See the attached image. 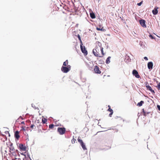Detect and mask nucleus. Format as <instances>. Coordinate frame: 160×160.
<instances>
[{
    "mask_svg": "<svg viewBox=\"0 0 160 160\" xmlns=\"http://www.w3.org/2000/svg\"><path fill=\"white\" fill-rule=\"evenodd\" d=\"M14 152H16V153L18 154V155L19 157L20 156V154L19 153V152L17 150H14Z\"/></svg>",
    "mask_w": 160,
    "mask_h": 160,
    "instance_id": "nucleus-32",
    "label": "nucleus"
},
{
    "mask_svg": "<svg viewBox=\"0 0 160 160\" xmlns=\"http://www.w3.org/2000/svg\"><path fill=\"white\" fill-rule=\"evenodd\" d=\"M5 132L6 134H7V133H8V131H7V132L6 131V132Z\"/></svg>",
    "mask_w": 160,
    "mask_h": 160,
    "instance_id": "nucleus-48",
    "label": "nucleus"
},
{
    "mask_svg": "<svg viewBox=\"0 0 160 160\" xmlns=\"http://www.w3.org/2000/svg\"><path fill=\"white\" fill-rule=\"evenodd\" d=\"M76 140L75 139H73L72 140V143H73H73H75V141Z\"/></svg>",
    "mask_w": 160,
    "mask_h": 160,
    "instance_id": "nucleus-43",
    "label": "nucleus"
},
{
    "mask_svg": "<svg viewBox=\"0 0 160 160\" xmlns=\"http://www.w3.org/2000/svg\"><path fill=\"white\" fill-rule=\"evenodd\" d=\"M68 64V60H67L65 62H64L62 66H66Z\"/></svg>",
    "mask_w": 160,
    "mask_h": 160,
    "instance_id": "nucleus-20",
    "label": "nucleus"
},
{
    "mask_svg": "<svg viewBox=\"0 0 160 160\" xmlns=\"http://www.w3.org/2000/svg\"><path fill=\"white\" fill-rule=\"evenodd\" d=\"M11 153L12 154V155L15 156V157H17L18 154L16 153V152H11Z\"/></svg>",
    "mask_w": 160,
    "mask_h": 160,
    "instance_id": "nucleus-23",
    "label": "nucleus"
},
{
    "mask_svg": "<svg viewBox=\"0 0 160 160\" xmlns=\"http://www.w3.org/2000/svg\"><path fill=\"white\" fill-rule=\"evenodd\" d=\"M158 7H155L154 8V9L152 10V12L153 15H156L158 14Z\"/></svg>",
    "mask_w": 160,
    "mask_h": 160,
    "instance_id": "nucleus-11",
    "label": "nucleus"
},
{
    "mask_svg": "<svg viewBox=\"0 0 160 160\" xmlns=\"http://www.w3.org/2000/svg\"><path fill=\"white\" fill-rule=\"evenodd\" d=\"M58 132H59L60 134L63 135L65 132L66 128H60L59 127L58 128Z\"/></svg>",
    "mask_w": 160,
    "mask_h": 160,
    "instance_id": "nucleus-4",
    "label": "nucleus"
},
{
    "mask_svg": "<svg viewBox=\"0 0 160 160\" xmlns=\"http://www.w3.org/2000/svg\"><path fill=\"white\" fill-rule=\"evenodd\" d=\"M38 123H39V122H38L39 120H38Z\"/></svg>",
    "mask_w": 160,
    "mask_h": 160,
    "instance_id": "nucleus-49",
    "label": "nucleus"
},
{
    "mask_svg": "<svg viewBox=\"0 0 160 160\" xmlns=\"http://www.w3.org/2000/svg\"><path fill=\"white\" fill-rule=\"evenodd\" d=\"M144 59L146 60H148V58L147 57H144Z\"/></svg>",
    "mask_w": 160,
    "mask_h": 160,
    "instance_id": "nucleus-40",
    "label": "nucleus"
},
{
    "mask_svg": "<svg viewBox=\"0 0 160 160\" xmlns=\"http://www.w3.org/2000/svg\"><path fill=\"white\" fill-rule=\"evenodd\" d=\"M92 52L95 56L97 57H102V56L99 55V53H97L95 51L93 50Z\"/></svg>",
    "mask_w": 160,
    "mask_h": 160,
    "instance_id": "nucleus-16",
    "label": "nucleus"
},
{
    "mask_svg": "<svg viewBox=\"0 0 160 160\" xmlns=\"http://www.w3.org/2000/svg\"><path fill=\"white\" fill-rule=\"evenodd\" d=\"M19 118H21L22 119H23V118L21 116H20Z\"/></svg>",
    "mask_w": 160,
    "mask_h": 160,
    "instance_id": "nucleus-46",
    "label": "nucleus"
},
{
    "mask_svg": "<svg viewBox=\"0 0 160 160\" xmlns=\"http://www.w3.org/2000/svg\"><path fill=\"white\" fill-rule=\"evenodd\" d=\"M111 58V57L109 56L107 58L106 61V63L107 64H108L110 62V59Z\"/></svg>",
    "mask_w": 160,
    "mask_h": 160,
    "instance_id": "nucleus-18",
    "label": "nucleus"
},
{
    "mask_svg": "<svg viewBox=\"0 0 160 160\" xmlns=\"http://www.w3.org/2000/svg\"><path fill=\"white\" fill-rule=\"evenodd\" d=\"M12 145H13V144L12 143H11L10 144V146L11 147H12Z\"/></svg>",
    "mask_w": 160,
    "mask_h": 160,
    "instance_id": "nucleus-45",
    "label": "nucleus"
},
{
    "mask_svg": "<svg viewBox=\"0 0 160 160\" xmlns=\"http://www.w3.org/2000/svg\"><path fill=\"white\" fill-rule=\"evenodd\" d=\"M144 102L143 101H141L140 102H138L137 104V106H138L140 107L142 106V104L144 103Z\"/></svg>",
    "mask_w": 160,
    "mask_h": 160,
    "instance_id": "nucleus-19",
    "label": "nucleus"
},
{
    "mask_svg": "<svg viewBox=\"0 0 160 160\" xmlns=\"http://www.w3.org/2000/svg\"><path fill=\"white\" fill-rule=\"evenodd\" d=\"M113 113V112H111L109 114V117H112V115Z\"/></svg>",
    "mask_w": 160,
    "mask_h": 160,
    "instance_id": "nucleus-39",
    "label": "nucleus"
},
{
    "mask_svg": "<svg viewBox=\"0 0 160 160\" xmlns=\"http://www.w3.org/2000/svg\"><path fill=\"white\" fill-rule=\"evenodd\" d=\"M27 155L28 156V157L29 159L30 160H32L30 157V155H29V154L28 153H27Z\"/></svg>",
    "mask_w": 160,
    "mask_h": 160,
    "instance_id": "nucleus-38",
    "label": "nucleus"
},
{
    "mask_svg": "<svg viewBox=\"0 0 160 160\" xmlns=\"http://www.w3.org/2000/svg\"><path fill=\"white\" fill-rule=\"evenodd\" d=\"M100 47H101L99 46V45H98V46H96L95 48L93 50L95 51L97 53H99V52Z\"/></svg>",
    "mask_w": 160,
    "mask_h": 160,
    "instance_id": "nucleus-15",
    "label": "nucleus"
},
{
    "mask_svg": "<svg viewBox=\"0 0 160 160\" xmlns=\"http://www.w3.org/2000/svg\"><path fill=\"white\" fill-rule=\"evenodd\" d=\"M32 107H33L35 109H39V108H36V107H35V105H34L33 104H32Z\"/></svg>",
    "mask_w": 160,
    "mask_h": 160,
    "instance_id": "nucleus-29",
    "label": "nucleus"
},
{
    "mask_svg": "<svg viewBox=\"0 0 160 160\" xmlns=\"http://www.w3.org/2000/svg\"><path fill=\"white\" fill-rule=\"evenodd\" d=\"M108 107H109V108L108 109V111L110 112H113V110L110 108V106L108 105Z\"/></svg>",
    "mask_w": 160,
    "mask_h": 160,
    "instance_id": "nucleus-26",
    "label": "nucleus"
},
{
    "mask_svg": "<svg viewBox=\"0 0 160 160\" xmlns=\"http://www.w3.org/2000/svg\"><path fill=\"white\" fill-rule=\"evenodd\" d=\"M142 2H143V1H141V2H140L138 3H137V5L138 6H140L142 4Z\"/></svg>",
    "mask_w": 160,
    "mask_h": 160,
    "instance_id": "nucleus-33",
    "label": "nucleus"
},
{
    "mask_svg": "<svg viewBox=\"0 0 160 160\" xmlns=\"http://www.w3.org/2000/svg\"><path fill=\"white\" fill-rule=\"evenodd\" d=\"M20 154H21V155H23L24 156H25V158H26V155H25V154H24L23 153H20Z\"/></svg>",
    "mask_w": 160,
    "mask_h": 160,
    "instance_id": "nucleus-42",
    "label": "nucleus"
},
{
    "mask_svg": "<svg viewBox=\"0 0 160 160\" xmlns=\"http://www.w3.org/2000/svg\"><path fill=\"white\" fill-rule=\"evenodd\" d=\"M21 123L22 124H25L24 122V121H22L21 122Z\"/></svg>",
    "mask_w": 160,
    "mask_h": 160,
    "instance_id": "nucleus-44",
    "label": "nucleus"
},
{
    "mask_svg": "<svg viewBox=\"0 0 160 160\" xmlns=\"http://www.w3.org/2000/svg\"><path fill=\"white\" fill-rule=\"evenodd\" d=\"M19 148L21 151H25L26 149V147L22 144H20Z\"/></svg>",
    "mask_w": 160,
    "mask_h": 160,
    "instance_id": "nucleus-7",
    "label": "nucleus"
},
{
    "mask_svg": "<svg viewBox=\"0 0 160 160\" xmlns=\"http://www.w3.org/2000/svg\"><path fill=\"white\" fill-rule=\"evenodd\" d=\"M71 66L70 65H68L67 66H62L61 70L62 72L65 73H67L70 70Z\"/></svg>",
    "mask_w": 160,
    "mask_h": 160,
    "instance_id": "nucleus-1",
    "label": "nucleus"
},
{
    "mask_svg": "<svg viewBox=\"0 0 160 160\" xmlns=\"http://www.w3.org/2000/svg\"><path fill=\"white\" fill-rule=\"evenodd\" d=\"M142 112L143 113V115L144 116H146L148 114L150 113V112L148 111H145L144 109L143 108L142 109Z\"/></svg>",
    "mask_w": 160,
    "mask_h": 160,
    "instance_id": "nucleus-13",
    "label": "nucleus"
},
{
    "mask_svg": "<svg viewBox=\"0 0 160 160\" xmlns=\"http://www.w3.org/2000/svg\"><path fill=\"white\" fill-rule=\"evenodd\" d=\"M21 130L25 131V127L23 126H22V129H21Z\"/></svg>",
    "mask_w": 160,
    "mask_h": 160,
    "instance_id": "nucleus-37",
    "label": "nucleus"
},
{
    "mask_svg": "<svg viewBox=\"0 0 160 160\" xmlns=\"http://www.w3.org/2000/svg\"><path fill=\"white\" fill-rule=\"evenodd\" d=\"M149 37L152 39H155V38L152 35L150 34L149 35Z\"/></svg>",
    "mask_w": 160,
    "mask_h": 160,
    "instance_id": "nucleus-27",
    "label": "nucleus"
},
{
    "mask_svg": "<svg viewBox=\"0 0 160 160\" xmlns=\"http://www.w3.org/2000/svg\"><path fill=\"white\" fill-rule=\"evenodd\" d=\"M147 84H148V82H147L146 84L147 85ZM146 87L147 88V89L150 91L152 93H153H153H155L154 90L152 89L151 86H150L149 85H146Z\"/></svg>",
    "mask_w": 160,
    "mask_h": 160,
    "instance_id": "nucleus-8",
    "label": "nucleus"
},
{
    "mask_svg": "<svg viewBox=\"0 0 160 160\" xmlns=\"http://www.w3.org/2000/svg\"><path fill=\"white\" fill-rule=\"evenodd\" d=\"M83 44L82 42H81V43H80V48L82 52L84 54L85 56H86L88 54V52L86 50L85 46H82Z\"/></svg>",
    "mask_w": 160,
    "mask_h": 160,
    "instance_id": "nucleus-2",
    "label": "nucleus"
},
{
    "mask_svg": "<svg viewBox=\"0 0 160 160\" xmlns=\"http://www.w3.org/2000/svg\"><path fill=\"white\" fill-rule=\"evenodd\" d=\"M34 124H32L30 126L31 128H33V127H34Z\"/></svg>",
    "mask_w": 160,
    "mask_h": 160,
    "instance_id": "nucleus-41",
    "label": "nucleus"
},
{
    "mask_svg": "<svg viewBox=\"0 0 160 160\" xmlns=\"http://www.w3.org/2000/svg\"><path fill=\"white\" fill-rule=\"evenodd\" d=\"M54 126V125L53 124H50L49 125V128L52 129Z\"/></svg>",
    "mask_w": 160,
    "mask_h": 160,
    "instance_id": "nucleus-28",
    "label": "nucleus"
},
{
    "mask_svg": "<svg viewBox=\"0 0 160 160\" xmlns=\"http://www.w3.org/2000/svg\"><path fill=\"white\" fill-rule=\"evenodd\" d=\"M100 49H101V52H102V54L103 55H104V53L103 52V48L102 47H100Z\"/></svg>",
    "mask_w": 160,
    "mask_h": 160,
    "instance_id": "nucleus-30",
    "label": "nucleus"
},
{
    "mask_svg": "<svg viewBox=\"0 0 160 160\" xmlns=\"http://www.w3.org/2000/svg\"><path fill=\"white\" fill-rule=\"evenodd\" d=\"M148 68L149 70L152 69L153 66V63L152 62H150L148 63Z\"/></svg>",
    "mask_w": 160,
    "mask_h": 160,
    "instance_id": "nucleus-10",
    "label": "nucleus"
},
{
    "mask_svg": "<svg viewBox=\"0 0 160 160\" xmlns=\"http://www.w3.org/2000/svg\"><path fill=\"white\" fill-rule=\"evenodd\" d=\"M78 142L80 143L81 146L83 150H87V149L86 147V145L83 142L82 140L80 139L79 137H78Z\"/></svg>",
    "mask_w": 160,
    "mask_h": 160,
    "instance_id": "nucleus-3",
    "label": "nucleus"
},
{
    "mask_svg": "<svg viewBox=\"0 0 160 160\" xmlns=\"http://www.w3.org/2000/svg\"><path fill=\"white\" fill-rule=\"evenodd\" d=\"M47 121V120L46 118H42V122L43 124H45V123H46Z\"/></svg>",
    "mask_w": 160,
    "mask_h": 160,
    "instance_id": "nucleus-22",
    "label": "nucleus"
},
{
    "mask_svg": "<svg viewBox=\"0 0 160 160\" xmlns=\"http://www.w3.org/2000/svg\"><path fill=\"white\" fill-rule=\"evenodd\" d=\"M157 107L158 110L160 111V105H158L157 106Z\"/></svg>",
    "mask_w": 160,
    "mask_h": 160,
    "instance_id": "nucleus-36",
    "label": "nucleus"
},
{
    "mask_svg": "<svg viewBox=\"0 0 160 160\" xmlns=\"http://www.w3.org/2000/svg\"><path fill=\"white\" fill-rule=\"evenodd\" d=\"M94 70L96 73L98 74H100L101 73V71L99 70V67L97 65L95 66Z\"/></svg>",
    "mask_w": 160,
    "mask_h": 160,
    "instance_id": "nucleus-9",
    "label": "nucleus"
},
{
    "mask_svg": "<svg viewBox=\"0 0 160 160\" xmlns=\"http://www.w3.org/2000/svg\"><path fill=\"white\" fill-rule=\"evenodd\" d=\"M131 60V59L128 56H125V61L126 62L128 63Z\"/></svg>",
    "mask_w": 160,
    "mask_h": 160,
    "instance_id": "nucleus-14",
    "label": "nucleus"
},
{
    "mask_svg": "<svg viewBox=\"0 0 160 160\" xmlns=\"http://www.w3.org/2000/svg\"><path fill=\"white\" fill-rule=\"evenodd\" d=\"M14 136L15 138L17 139L18 140L20 138V136L19 135V132L18 131H16L14 133Z\"/></svg>",
    "mask_w": 160,
    "mask_h": 160,
    "instance_id": "nucleus-12",
    "label": "nucleus"
},
{
    "mask_svg": "<svg viewBox=\"0 0 160 160\" xmlns=\"http://www.w3.org/2000/svg\"><path fill=\"white\" fill-rule=\"evenodd\" d=\"M92 67H91L90 66H88V69H89L90 70H92Z\"/></svg>",
    "mask_w": 160,
    "mask_h": 160,
    "instance_id": "nucleus-35",
    "label": "nucleus"
},
{
    "mask_svg": "<svg viewBox=\"0 0 160 160\" xmlns=\"http://www.w3.org/2000/svg\"><path fill=\"white\" fill-rule=\"evenodd\" d=\"M139 22L140 25L143 28H146V21L145 20L141 19L139 20Z\"/></svg>",
    "mask_w": 160,
    "mask_h": 160,
    "instance_id": "nucleus-5",
    "label": "nucleus"
},
{
    "mask_svg": "<svg viewBox=\"0 0 160 160\" xmlns=\"http://www.w3.org/2000/svg\"><path fill=\"white\" fill-rule=\"evenodd\" d=\"M78 38L79 40H80V43H81V42H82V41H81V37H80V36L79 35H78Z\"/></svg>",
    "mask_w": 160,
    "mask_h": 160,
    "instance_id": "nucleus-31",
    "label": "nucleus"
},
{
    "mask_svg": "<svg viewBox=\"0 0 160 160\" xmlns=\"http://www.w3.org/2000/svg\"><path fill=\"white\" fill-rule=\"evenodd\" d=\"M139 45L141 47H142V48H143L144 46V45L143 42L141 41L140 42Z\"/></svg>",
    "mask_w": 160,
    "mask_h": 160,
    "instance_id": "nucleus-24",
    "label": "nucleus"
},
{
    "mask_svg": "<svg viewBox=\"0 0 160 160\" xmlns=\"http://www.w3.org/2000/svg\"><path fill=\"white\" fill-rule=\"evenodd\" d=\"M15 159H19V158H15Z\"/></svg>",
    "mask_w": 160,
    "mask_h": 160,
    "instance_id": "nucleus-47",
    "label": "nucleus"
},
{
    "mask_svg": "<svg viewBox=\"0 0 160 160\" xmlns=\"http://www.w3.org/2000/svg\"><path fill=\"white\" fill-rule=\"evenodd\" d=\"M10 149V152H11V151H12L13 152L14 151V150H15V149L13 147H11V148H9Z\"/></svg>",
    "mask_w": 160,
    "mask_h": 160,
    "instance_id": "nucleus-25",
    "label": "nucleus"
},
{
    "mask_svg": "<svg viewBox=\"0 0 160 160\" xmlns=\"http://www.w3.org/2000/svg\"><path fill=\"white\" fill-rule=\"evenodd\" d=\"M90 17L92 19H94L95 18V14L93 12H90Z\"/></svg>",
    "mask_w": 160,
    "mask_h": 160,
    "instance_id": "nucleus-17",
    "label": "nucleus"
},
{
    "mask_svg": "<svg viewBox=\"0 0 160 160\" xmlns=\"http://www.w3.org/2000/svg\"><path fill=\"white\" fill-rule=\"evenodd\" d=\"M132 73L133 75L136 78H139L140 77V75L138 74V71L135 69L133 70L132 71Z\"/></svg>",
    "mask_w": 160,
    "mask_h": 160,
    "instance_id": "nucleus-6",
    "label": "nucleus"
},
{
    "mask_svg": "<svg viewBox=\"0 0 160 160\" xmlns=\"http://www.w3.org/2000/svg\"><path fill=\"white\" fill-rule=\"evenodd\" d=\"M157 87L158 88V89H160V82H159L157 85Z\"/></svg>",
    "mask_w": 160,
    "mask_h": 160,
    "instance_id": "nucleus-34",
    "label": "nucleus"
},
{
    "mask_svg": "<svg viewBox=\"0 0 160 160\" xmlns=\"http://www.w3.org/2000/svg\"><path fill=\"white\" fill-rule=\"evenodd\" d=\"M96 29L98 31H105V29H103V27H102V28L97 27Z\"/></svg>",
    "mask_w": 160,
    "mask_h": 160,
    "instance_id": "nucleus-21",
    "label": "nucleus"
}]
</instances>
